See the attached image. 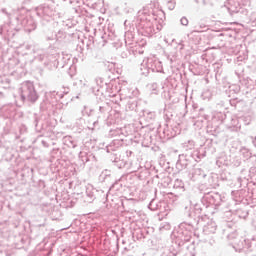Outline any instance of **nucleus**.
<instances>
[{"mask_svg":"<svg viewBox=\"0 0 256 256\" xmlns=\"http://www.w3.org/2000/svg\"><path fill=\"white\" fill-rule=\"evenodd\" d=\"M26 89L28 91V100L31 103H35L37 99H39V95H37V91H35V86L32 83H27Z\"/></svg>","mask_w":256,"mask_h":256,"instance_id":"f257e3e1","label":"nucleus"},{"mask_svg":"<svg viewBox=\"0 0 256 256\" xmlns=\"http://www.w3.org/2000/svg\"><path fill=\"white\" fill-rule=\"evenodd\" d=\"M181 23H182V25H188L189 20H187V18H182Z\"/></svg>","mask_w":256,"mask_h":256,"instance_id":"f03ea898","label":"nucleus"}]
</instances>
